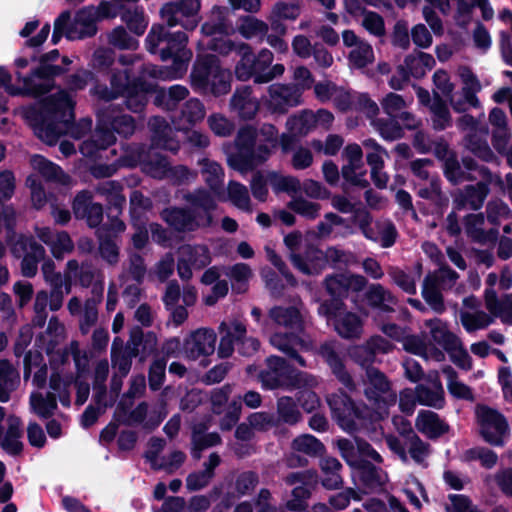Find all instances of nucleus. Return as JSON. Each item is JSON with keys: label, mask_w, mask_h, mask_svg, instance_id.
<instances>
[{"label": "nucleus", "mask_w": 512, "mask_h": 512, "mask_svg": "<svg viewBox=\"0 0 512 512\" xmlns=\"http://www.w3.org/2000/svg\"><path fill=\"white\" fill-rule=\"evenodd\" d=\"M74 105L75 102L66 90H60L45 98L41 103L39 115L33 118L37 137L48 145H54L60 136L69 130L71 135L78 139L88 133L92 128L90 118H83L70 127L74 119Z\"/></svg>", "instance_id": "1"}, {"label": "nucleus", "mask_w": 512, "mask_h": 512, "mask_svg": "<svg viewBox=\"0 0 512 512\" xmlns=\"http://www.w3.org/2000/svg\"><path fill=\"white\" fill-rule=\"evenodd\" d=\"M187 207H170L161 212L162 219L178 232H194L213 224L216 198L203 187L187 191L182 196Z\"/></svg>", "instance_id": "2"}, {"label": "nucleus", "mask_w": 512, "mask_h": 512, "mask_svg": "<svg viewBox=\"0 0 512 512\" xmlns=\"http://www.w3.org/2000/svg\"><path fill=\"white\" fill-rule=\"evenodd\" d=\"M190 79L194 90L203 94L218 97L227 94L231 89L230 71L222 68L219 59L212 54L198 56Z\"/></svg>", "instance_id": "3"}, {"label": "nucleus", "mask_w": 512, "mask_h": 512, "mask_svg": "<svg viewBox=\"0 0 512 512\" xmlns=\"http://www.w3.org/2000/svg\"><path fill=\"white\" fill-rule=\"evenodd\" d=\"M363 394L379 418L388 416V410L397 402V394L388 377L376 367H367L361 378Z\"/></svg>", "instance_id": "4"}, {"label": "nucleus", "mask_w": 512, "mask_h": 512, "mask_svg": "<svg viewBox=\"0 0 512 512\" xmlns=\"http://www.w3.org/2000/svg\"><path fill=\"white\" fill-rule=\"evenodd\" d=\"M439 268L428 273L422 284V297L429 307L437 314L446 310L442 291L452 289L459 279V274L445 262Z\"/></svg>", "instance_id": "5"}, {"label": "nucleus", "mask_w": 512, "mask_h": 512, "mask_svg": "<svg viewBox=\"0 0 512 512\" xmlns=\"http://www.w3.org/2000/svg\"><path fill=\"white\" fill-rule=\"evenodd\" d=\"M120 2H100L80 10L72 22L67 23L66 37L70 40L83 39L95 35L96 22L101 19L115 18L118 14L112 4Z\"/></svg>", "instance_id": "6"}, {"label": "nucleus", "mask_w": 512, "mask_h": 512, "mask_svg": "<svg viewBox=\"0 0 512 512\" xmlns=\"http://www.w3.org/2000/svg\"><path fill=\"white\" fill-rule=\"evenodd\" d=\"M6 241L11 245V252L17 258L23 256L21 261V273L23 276L32 278L37 274L38 263L45 259L46 251L44 247L37 243L32 237L24 235L18 236L14 242L15 233L13 232L8 238L6 233Z\"/></svg>", "instance_id": "7"}, {"label": "nucleus", "mask_w": 512, "mask_h": 512, "mask_svg": "<svg viewBox=\"0 0 512 512\" xmlns=\"http://www.w3.org/2000/svg\"><path fill=\"white\" fill-rule=\"evenodd\" d=\"M103 291L104 286L100 282L92 287L91 296L84 303L76 296L71 297L67 303L70 315L79 317V330L83 335L88 334L98 321V306L102 302Z\"/></svg>", "instance_id": "8"}, {"label": "nucleus", "mask_w": 512, "mask_h": 512, "mask_svg": "<svg viewBox=\"0 0 512 512\" xmlns=\"http://www.w3.org/2000/svg\"><path fill=\"white\" fill-rule=\"evenodd\" d=\"M385 442L389 449L395 453L403 463L409 461V457L418 465L427 467V458L431 454V446L424 442L414 431H409L402 441L394 435H387Z\"/></svg>", "instance_id": "9"}, {"label": "nucleus", "mask_w": 512, "mask_h": 512, "mask_svg": "<svg viewBox=\"0 0 512 512\" xmlns=\"http://www.w3.org/2000/svg\"><path fill=\"white\" fill-rule=\"evenodd\" d=\"M476 415L480 434L493 446H503L509 435V425L503 414L488 406H478Z\"/></svg>", "instance_id": "10"}, {"label": "nucleus", "mask_w": 512, "mask_h": 512, "mask_svg": "<svg viewBox=\"0 0 512 512\" xmlns=\"http://www.w3.org/2000/svg\"><path fill=\"white\" fill-rule=\"evenodd\" d=\"M263 103L270 113L284 115L302 104V90L294 84L274 83L267 88Z\"/></svg>", "instance_id": "11"}, {"label": "nucleus", "mask_w": 512, "mask_h": 512, "mask_svg": "<svg viewBox=\"0 0 512 512\" xmlns=\"http://www.w3.org/2000/svg\"><path fill=\"white\" fill-rule=\"evenodd\" d=\"M270 344L294 360L299 366L307 367L306 360L301 356V352L311 351L314 347L312 340L304 333L297 332H275L270 336Z\"/></svg>", "instance_id": "12"}, {"label": "nucleus", "mask_w": 512, "mask_h": 512, "mask_svg": "<svg viewBox=\"0 0 512 512\" xmlns=\"http://www.w3.org/2000/svg\"><path fill=\"white\" fill-rule=\"evenodd\" d=\"M177 254V273L182 281H189L193 277V268L200 270L211 262L210 251L202 244H183Z\"/></svg>", "instance_id": "13"}, {"label": "nucleus", "mask_w": 512, "mask_h": 512, "mask_svg": "<svg viewBox=\"0 0 512 512\" xmlns=\"http://www.w3.org/2000/svg\"><path fill=\"white\" fill-rule=\"evenodd\" d=\"M200 2H166L160 10L162 20L169 26L193 30L199 22Z\"/></svg>", "instance_id": "14"}, {"label": "nucleus", "mask_w": 512, "mask_h": 512, "mask_svg": "<svg viewBox=\"0 0 512 512\" xmlns=\"http://www.w3.org/2000/svg\"><path fill=\"white\" fill-rule=\"evenodd\" d=\"M327 403L339 426L347 431L357 430L356 419H362V411L353 400L344 392L339 391L327 397Z\"/></svg>", "instance_id": "15"}, {"label": "nucleus", "mask_w": 512, "mask_h": 512, "mask_svg": "<svg viewBox=\"0 0 512 512\" xmlns=\"http://www.w3.org/2000/svg\"><path fill=\"white\" fill-rule=\"evenodd\" d=\"M217 341L216 333L209 328H199L190 332L182 344V353L188 360L195 361L214 353Z\"/></svg>", "instance_id": "16"}, {"label": "nucleus", "mask_w": 512, "mask_h": 512, "mask_svg": "<svg viewBox=\"0 0 512 512\" xmlns=\"http://www.w3.org/2000/svg\"><path fill=\"white\" fill-rule=\"evenodd\" d=\"M188 37L184 32L169 33L167 31V47L161 49L162 60L172 59L176 73H185L188 62L192 58V52L186 48Z\"/></svg>", "instance_id": "17"}, {"label": "nucleus", "mask_w": 512, "mask_h": 512, "mask_svg": "<svg viewBox=\"0 0 512 512\" xmlns=\"http://www.w3.org/2000/svg\"><path fill=\"white\" fill-rule=\"evenodd\" d=\"M110 86L96 83L91 88V95L106 102L122 97L130 90L131 72L128 68L123 70L112 69L109 78Z\"/></svg>", "instance_id": "18"}, {"label": "nucleus", "mask_w": 512, "mask_h": 512, "mask_svg": "<svg viewBox=\"0 0 512 512\" xmlns=\"http://www.w3.org/2000/svg\"><path fill=\"white\" fill-rule=\"evenodd\" d=\"M41 271L50 286L51 311H58L63 306L64 296L71 292V281L55 271V263L51 259H44Z\"/></svg>", "instance_id": "19"}, {"label": "nucleus", "mask_w": 512, "mask_h": 512, "mask_svg": "<svg viewBox=\"0 0 512 512\" xmlns=\"http://www.w3.org/2000/svg\"><path fill=\"white\" fill-rule=\"evenodd\" d=\"M289 372L290 367L284 358L271 355L266 358L265 368L259 372L258 379L265 389H285Z\"/></svg>", "instance_id": "20"}, {"label": "nucleus", "mask_w": 512, "mask_h": 512, "mask_svg": "<svg viewBox=\"0 0 512 512\" xmlns=\"http://www.w3.org/2000/svg\"><path fill=\"white\" fill-rule=\"evenodd\" d=\"M93 197L89 190L78 192L72 202V210L76 219L85 220L90 228H97L103 221V206L94 202Z\"/></svg>", "instance_id": "21"}, {"label": "nucleus", "mask_w": 512, "mask_h": 512, "mask_svg": "<svg viewBox=\"0 0 512 512\" xmlns=\"http://www.w3.org/2000/svg\"><path fill=\"white\" fill-rule=\"evenodd\" d=\"M167 388H165L155 405V408L148 416V404L146 402L139 403L129 414L128 424H143L144 428L154 429L157 427L162 420L167 416V400H166Z\"/></svg>", "instance_id": "22"}, {"label": "nucleus", "mask_w": 512, "mask_h": 512, "mask_svg": "<svg viewBox=\"0 0 512 512\" xmlns=\"http://www.w3.org/2000/svg\"><path fill=\"white\" fill-rule=\"evenodd\" d=\"M492 183L481 180L474 185H466L458 190L453 200L455 207L457 209L469 208L475 211L481 209L490 193L489 186Z\"/></svg>", "instance_id": "23"}, {"label": "nucleus", "mask_w": 512, "mask_h": 512, "mask_svg": "<svg viewBox=\"0 0 512 512\" xmlns=\"http://www.w3.org/2000/svg\"><path fill=\"white\" fill-rule=\"evenodd\" d=\"M19 82L23 83L22 87H16L14 85L7 86V92L12 96L17 95H29V96H40L49 92L54 84V80L46 77L44 74L38 72V68L35 69L29 76L23 77L20 73L16 74Z\"/></svg>", "instance_id": "24"}, {"label": "nucleus", "mask_w": 512, "mask_h": 512, "mask_svg": "<svg viewBox=\"0 0 512 512\" xmlns=\"http://www.w3.org/2000/svg\"><path fill=\"white\" fill-rule=\"evenodd\" d=\"M290 260L293 266L305 275H317L325 268V256L314 245H306L299 253H292Z\"/></svg>", "instance_id": "25"}, {"label": "nucleus", "mask_w": 512, "mask_h": 512, "mask_svg": "<svg viewBox=\"0 0 512 512\" xmlns=\"http://www.w3.org/2000/svg\"><path fill=\"white\" fill-rule=\"evenodd\" d=\"M36 236L47 246L57 259H62L74 249V243L66 231H55L50 227H36Z\"/></svg>", "instance_id": "26"}, {"label": "nucleus", "mask_w": 512, "mask_h": 512, "mask_svg": "<svg viewBox=\"0 0 512 512\" xmlns=\"http://www.w3.org/2000/svg\"><path fill=\"white\" fill-rule=\"evenodd\" d=\"M426 384H418L415 388L418 395V403L434 409H442L445 406V392L439 379L438 372L428 375Z\"/></svg>", "instance_id": "27"}, {"label": "nucleus", "mask_w": 512, "mask_h": 512, "mask_svg": "<svg viewBox=\"0 0 512 512\" xmlns=\"http://www.w3.org/2000/svg\"><path fill=\"white\" fill-rule=\"evenodd\" d=\"M230 110L241 119H253L259 110V101L253 96L251 86H242L235 90L229 102Z\"/></svg>", "instance_id": "28"}, {"label": "nucleus", "mask_w": 512, "mask_h": 512, "mask_svg": "<svg viewBox=\"0 0 512 512\" xmlns=\"http://www.w3.org/2000/svg\"><path fill=\"white\" fill-rule=\"evenodd\" d=\"M157 346V337L153 332L144 334L140 327H134L130 331L129 339L127 340L124 349L129 351L132 356L140 357L144 361L152 352L155 351Z\"/></svg>", "instance_id": "29"}, {"label": "nucleus", "mask_w": 512, "mask_h": 512, "mask_svg": "<svg viewBox=\"0 0 512 512\" xmlns=\"http://www.w3.org/2000/svg\"><path fill=\"white\" fill-rule=\"evenodd\" d=\"M115 7L121 20L126 23L128 29L136 35H142L147 26L148 19L142 8L135 5L134 2H120L112 4Z\"/></svg>", "instance_id": "30"}, {"label": "nucleus", "mask_w": 512, "mask_h": 512, "mask_svg": "<svg viewBox=\"0 0 512 512\" xmlns=\"http://www.w3.org/2000/svg\"><path fill=\"white\" fill-rule=\"evenodd\" d=\"M148 126L152 133L151 140L153 146L174 153L178 151L179 144L173 139V129L164 118L159 116L152 117L148 122Z\"/></svg>", "instance_id": "31"}, {"label": "nucleus", "mask_w": 512, "mask_h": 512, "mask_svg": "<svg viewBox=\"0 0 512 512\" xmlns=\"http://www.w3.org/2000/svg\"><path fill=\"white\" fill-rule=\"evenodd\" d=\"M97 253L108 267H116L120 262V245L116 235L105 233V227L96 231Z\"/></svg>", "instance_id": "32"}, {"label": "nucleus", "mask_w": 512, "mask_h": 512, "mask_svg": "<svg viewBox=\"0 0 512 512\" xmlns=\"http://www.w3.org/2000/svg\"><path fill=\"white\" fill-rule=\"evenodd\" d=\"M7 430L3 433V427L0 425V447L9 454H19L23 449L22 422L19 417L10 415L7 420Z\"/></svg>", "instance_id": "33"}, {"label": "nucleus", "mask_w": 512, "mask_h": 512, "mask_svg": "<svg viewBox=\"0 0 512 512\" xmlns=\"http://www.w3.org/2000/svg\"><path fill=\"white\" fill-rule=\"evenodd\" d=\"M219 330L223 335L220 339L218 355L221 358L230 357L234 351V342L238 343V340L246 334V326L235 320L229 324L222 322Z\"/></svg>", "instance_id": "34"}, {"label": "nucleus", "mask_w": 512, "mask_h": 512, "mask_svg": "<svg viewBox=\"0 0 512 512\" xmlns=\"http://www.w3.org/2000/svg\"><path fill=\"white\" fill-rule=\"evenodd\" d=\"M258 145L255 156L258 162L266 161L272 154L273 149L279 145L278 129L270 123H263L257 129Z\"/></svg>", "instance_id": "35"}, {"label": "nucleus", "mask_w": 512, "mask_h": 512, "mask_svg": "<svg viewBox=\"0 0 512 512\" xmlns=\"http://www.w3.org/2000/svg\"><path fill=\"white\" fill-rule=\"evenodd\" d=\"M221 462L217 453H211L207 461L203 463V470L190 473L186 478V488L193 492L201 490L209 485L215 473L214 470Z\"/></svg>", "instance_id": "36"}, {"label": "nucleus", "mask_w": 512, "mask_h": 512, "mask_svg": "<svg viewBox=\"0 0 512 512\" xmlns=\"http://www.w3.org/2000/svg\"><path fill=\"white\" fill-rule=\"evenodd\" d=\"M333 325L338 335L344 339H359L363 334V321L353 312H338Z\"/></svg>", "instance_id": "37"}, {"label": "nucleus", "mask_w": 512, "mask_h": 512, "mask_svg": "<svg viewBox=\"0 0 512 512\" xmlns=\"http://www.w3.org/2000/svg\"><path fill=\"white\" fill-rule=\"evenodd\" d=\"M270 319L277 325L296 331H304V320L296 306H275L269 310Z\"/></svg>", "instance_id": "38"}, {"label": "nucleus", "mask_w": 512, "mask_h": 512, "mask_svg": "<svg viewBox=\"0 0 512 512\" xmlns=\"http://www.w3.org/2000/svg\"><path fill=\"white\" fill-rule=\"evenodd\" d=\"M416 429L430 439H436L448 431V425L437 413L421 410L415 420Z\"/></svg>", "instance_id": "39"}, {"label": "nucleus", "mask_w": 512, "mask_h": 512, "mask_svg": "<svg viewBox=\"0 0 512 512\" xmlns=\"http://www.w3.org/2000/svg\"><path fill=\"white\" fill-rule=\"evenodd\" d=\"M364 296L370 307L386 313L393 312L397 304V298L379 283L370 284Z\"/></svg>", "instance_id": "40"}, {"label": "nucleus", "mask_w": 512, "mask_h": 512, "mask_svg": "<svg viewBox=\"0 0 512 512\" xmlns=\"http://www.w3.org/2000/svg\"><path fill=\"white\" fill-rule=\"evenodd\" d=\"M485 307L495 317H499L502 322L512 324V293L498 298L495 290L487 289L484 295Z\"/></svg>", "instance_id": "41"}, {"label": "nucleus", "mask_w": 512, "mask_h": 512, "mask_svg": "<svg viewBox=\"0 0 512 512\" xmlns=\"http://www.w3.org/2000/svg\"><path fill=\"white\" fill-rule=\"evenodd\" d=\"M319 468L323 475L321 484L328 490L340 489L343 486V478L340 474L343 466L340 461L332 456H325L319 460Z\"/></svg>", "instance_id": "42"}, {"label": "nucleus", "mask_w": 512, "mask_h": 512, "mask_svg": "<svg viewBox=\"0 0 512 512\" xmlns=\"http://www.w3.org/2000/svg\"><path fill=\"white\" fill-rule=\"evenodd\" d=\"M201 167V174L204 182L209 187V192L215 198L220 194L223 187L224 171L219 163L214 160L203 158L198 161ZM208 191V189H206Z\"/></svg>", "instance_id": "43"}, {"label": "nucleus", "mask_w": 512, "mask_h": 512, "mask_svg": "<svg viewBox=\"0 0 512 512\" xmlns=\"http://www.w3.org/2000/svg\"><path fill=\"white\" fill-rule=\"evenodd\" d=\"M72 373H65L64 371H53L49 377V391L55 393V399L60 403L69 407L71 403L70 386L74 382Z\"/></svg>", "instance_id": "44"}, {"label": "nucleus", "mask_w": 512, "mask_h": 512, "mask_svg": "<svg viewBox=\"0 0 512 512\" xmlns=\"http://www.w3.org/2000/svg\"><path fill=\"white\" fill-rule=\"evenodd\" d=\"M115 141L116 137L113 131L98 127L92 136L81 144L80 151L87 157H93L99 150L108 148Z\"/></svg>", "instance_id": "45"}, {"label": "nucleus", "mask_w": 512, "mask_h": 512, "mask_svg": "<svg viewBox=\"0 0 512 512\" xmlns=\"http://www.w3.org/2000/svg\"><path fill=\"white\" fill-rule=\"evenodd\" d=\"M425 325L430 329L433 341L441 345L445 351L455 349L459 345L460 338L451 332L446 323L439 318L427 320Z\"/></svg>", "instance_id": "46"}, {"label": "nucleus", "mask_w": 512, "mask_h": 512, "mask_svg": "<svg viewBox=\"0 0 512 512\" xmlns=\"http://www.w3.org/2000/svg\"><path fill=\"white\" fill-rule=\"evenodd\" d=\"M441 371L446 377L447 390L452 397L469 402L475 401L472 388L459 379L458 373L452 366L445 365Z\"/></svg>", "instance_id": "47"}, {"label": "nucleus", "mask_w": 512, "mask_h": 512, "mask_svg": "<svg viewBox=\"0 0 512 512\" xmlns=\"http://www.w3.org/2000/svg\"><path fill=\"white\" fill-rule=\"evenodd\" d=\"M235 145L250 162L259 163L255 156L258 145L257 129L250 125L240 128L235 137Z\"/></svg>", "instance_id": "48"}, {"label": "nucleus", "mask_w": 512, "mask_h": 512, "mask_svg": "<svg viewBox=\"0 0 512 512\" xmlns=\"http://www.w3.org/2000/svg\"><path fill=\"white\" fill-rule=\"evenodd\" d=\"M278 426L280 424L296 425L302 420V413L297 402L290 396H282L276 402V415Z\"/></svg>", "instance_id": "49"}, {"label": "nucleus", "mask_w": 512, "mask_h": 512, "mask_svg": "<svg viewBox=\"0 0 512 512\" xmlns=\"http://www.w3.org/2000/svg\"><path fill=\"white\" fill-rule=\"evenodd\" d=\"M95 192L105 198L109 208L113 207L121 211L126 203V198L122 193L123 186L118 181L109 180L100 182L95 186Z\"/></svg>", "instance_id": "50"}, {"label": "nucleus", "mask_w": 512, "mask_h": 512, "mask_svg": "<svg viewBox=\"0 0 512 512\" xmlns=\"http://www.w3.org/2000/svg\"><path fill=\"white\" fill-rule=\"evenodd\" d=\"M29 404L33 413L43 419L52 417L58 408L54 392H33L30 395Z\"/></svg>", "instance_id": "51"}, {"label": "nucleus", "mask_w": 512, "mask_h": 512, "mask_svg": "<svg viewBox=\"0 0 512 512\" xmlns=\"http://www.w3.org/2000/svg\"><path fill=\"white\" fill-rule=\"evenodd\" d=\"M434 65L435 59L431 54L415 51L405 58L403 66L410 76L422 78Z\"/></svg>", "instance_id": "52"}, {"label": "nucleus", "mask_w": 512, "mask_h": 512, "mask_svg": "<svg viewBox=\"0 0 512 512\" xmlns=\"http://www.w3.org/2000/svg\"><path fill=\"white\" fill-rule=\"evenodd\" d=\"M464 147L484 162L492 163L497 161V156L490 148L487 140L478 135L475 131L465 136Z\"/></svg>", "instance_id": "53"}, {"label": "nucleus", "mask_w": 512, "mask_h": 512, "mask_svg": "<svg viewBox=\"0 0 512 512\" xmlns=\"http://www.w3.org/2000/svg\"><path fill=\"white\" fill-rule=\"evenodd\" d=\"M30 163L35 171L48 181H55L62 184L68 183V176L62 169L41 155H33Z\"/></svg>", "instance_id": "54"}, {"label": "nucleus", "mask_w": 512, "mask_h": 512, "mask_svg": "<svg viewBox=\"0 0 512 512\" xmlns=\"http://www.w3.org/2000/svg\"><path fill=\"white\" fill-rule=\"evenodd\" d=\"M459 317L462 326L468 333L487 328L495 318L491 313L488 314L483 310L460 311Z\"/></svg>", "instance_id": "55"}, {"label": "nucleus", "mask_w": 512, "mask_h": 512, "mask_svg": "<svg viewBox=\"0 0 512 512\" xmlns=\"http://www.w3.org/2000/svg\"><path fill=\"white\" fill-rule=\"evenodd\" d=\"M28 365L33 370L32 383L38 389H43L47 383L48 367L44 356L38 350H29L25 353Z\"/></svg>", "instance_id": "56"}, {"label": "nucleus", "mask_w": 512, "mask_h": 512, "mask_svg": "<svg viewBox=\"0 0 512 512\" xmlns=\"http://www.w3.org/2000/svg\"><path fill=\"white\" fill-rule=\"evenodd\" d=\"M417 195L422 199L430 201L439 209L447 207L449 204V198L443 192L441 180L438 176L428 181L427 186H420L417 190Z\"/></svg>", "instance_id": "57"}, {"label": "nucleus", "mask_w": 512, "mask_h": 512, "mask_svg": "<svg viewBox=\"0 0 512 512\" xmlns=\"http://www.w3.org/2000/svg\"><path fill=\"white\" fill-rule=\"evenodd\" d=\"M102 121L112 128V130L123 137L131 136L135 131V121L133 117L127 114L114 115V111L108 108Z\"/></svg>", "instance_id": "58"}, {"label": "nucleus", "mask_w": 512, "mask_h": 512, "mask_svg": "<svg viewBox=\"0 0 512 512\" xmlns=\"http://www.w3.org/2000/svg\"><path fill=\"white\" fill-rule=\"evenodd\" d=\"M291 448L293 451L303 453L309 457H318L325 452L324 444L310 434H302L296 437L291 443Z\"/></svg>", "instance_id": "59"}, {"label": "nucleus", "mask_w": 512, "mask_h": 512, "mask_svg": "<svg viewBox=\"0 0 512 512\" xmlns=\"http://www.w3.org/2000/svg\"><path fill=\"white\" fill-rule=\"evenodd\" d=\"M286 127L294 135L305 136L315 127V117L311 110H303L290 116Z\"/></svg>", "instance_id": "60"}, {"label": "nucleus", "mask_w": 512, "mask_h": 512, "mask_svg": "<svg viewBox=\"0 0 512 512\" xmlns=\"http://www.w3.org/2000/svg\"><path fill=\"white\" fill-rule=\"evenodd\" d=\"M443 172L446 179L453 185L476 180L472 173H468L463 169L462 163L455 155H450L445 159Z\"/></svg>", "instance_id": "61"}, {"label": "nucleus", "mask_w": 512, "mask_h": 512, "mask_svg": "<svg viewBox=\"0 0 512 512\" xmlns=\"http://www.w3.org/2000/svg\"><path fill=\"white\" fill-rule=\"evenodd\" d=\"M225 275L232 281V288L237 293L247 290V282L252 277V270L246 263H237L225 269Z\"/></svg>", "instance_id": "62"}, {"label": "nucleus", "mask_w": 512, "mask_h": 512, "mask_svg": "<svg viewBox=\"0 0 512 512\" xmlns=\"http://www.w3.org/2000/svg\"><path fill=\"white\" fill-rule=\"evenodd\" d=\"M206 114L203 103L196 98L188 100L181 110L180 129H186L188 126L194 125L204 119Z\"/></svg>", "instance_id": "63"}, {"label": "nucleus", "mask_w": 512, "mask_h": 512, "mask_svg": "<svg viewBox=\"0 0 512 512\" xmlns=\"http://www.w3.org/2000/svg\"><path fill=\"white\" fill-rule=\"evenodd\" d=\"M432 126L437 131L445 130L452 125V117L445 102L435 96L430 104Z\"/></svg>", "instance_id": "64"}]
</instances>
